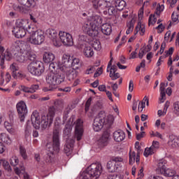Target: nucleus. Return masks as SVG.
I'll use <instances>...</instances> for the list:
<instances>
[{
  "instance_id": "obj_57",
  "label": "nucleus",
  "mask_w": 179,
  "mask_h": 179,
  "mask_svg": "<svg viewBox=\"0 0 179 179\" xmlns=\"http://www.w3.org/2000/svg\"><path fill=\"white\" fill-rule=\"evenodd\" d=\"M116 0H104L106 6H114Z\"/></svg>"
},
{
  "instance_id": "obj_33",
  "label": "nucleus",
  "mask_w": 179,
  "mask_h": 179,
  "mask_svg": "<svg viewBox=\"0 0 179 179\" xmlns=\"http://www.w3.org/2000/svg\"><path fill=\"white\" fill-rule=\"evenodd\" d=\"M127 3L124 0H116L115 1V8H117L118 10H122L125 8Z\"/></svg>"
},
{
  "instance_id": "obj_54",
  "label": "nucleus",
  "mask_w": 179,
  "mask_h": 179,
  "mask_svg": "<svg viewBox=\"0 0 179 179\" xmlns=\"http://www.w3.org/2000/svg\"><path fill=\"white\" fill-rule=\"evenodd\" d=\"M93 48H94V50H96V51L100 50L101 48V44H100V41H96L95 42H94Z\"/></svg>"
},
{
  "instance_id": "obj_13",
  "label": "nucleus",
  "mask_w": 179,
  "mask_h": 179,
  "mask_svg": "<svg viewBox=\"0 0 179 179\" xmlns=\"http://www.w3.org/2000/svg\"><path fill=\"white\" fill-rule=\"evenodd\" d=\"M75 126V134L77 141H80L82 136H83V120L81 119H78L76 122Z\"/></svg>"
},
{
  "instance_id": "obj_35",
  "label": "nucleus",
  "mask_w": 179,
  "mask_h": 179,
  "mask_svg": "<svg viewBox=\"0 0 179 179\" xmlns=\"http://www.w3.org/2000/svg\"><path fill=\"white\" fill-rule=\"evenodd\" d=\"M36 57L37 56L36 55L34 52H33V50H29L26 51V58L27 59H29V61H32V62H34Z\"/></svg>"
},
{
  "instance_id": "obj_31",
  "label": "nucleus",
  "mask_w": 179,
  "mask_h": 179,
  "mask_svg": "<svg viewBox=\"0 0 179 179\" xmlns=\"http://www.w3.org/2000/svg\"><path fill=\"white\" fill-rule=\"evenodd\" d=\"M108 8L107 10L103 11V15H108V16H114L117 13V9L115 6H106Z\"/></svg>"
},
{
  "instance_id": "obj_62",
  "label": "nucleus",
  "mask_w": 179,
  "mask_h": 179,
  "mask_svg": "<svg viewBox=\"0 0 179 179\" xmlns=\"http://www.w3.org/2000/svg\"><path fill=\"white\" fill-rule=\"evenodd\" d=\"M161 93V97L159 98L160 103H164L166 100V92H162Z\"/></svg>"
},
{
  "instance_id": "obj_63",
  "label": "nucleus",
  "mask_w": 179,
  "mask_h": 179,
  "mask_svg": "<svg viewBox=\"0 0 179 179\" xmlns=\"http://www.w3.org/2000/svg\"><path fill=\"white\" fill-rule=\"evenodd\" d=\"M145 131H141L139 134H136V139L137 141H141L143 136H145Z\"/></svg>"
},
{
  "instance_id": "obj_56",
  "label": "nucleus",
  "mask_w": 179,
  "mask_h": 179,
  "mask_svg": "<svg viewBox=\"0 0 179 179\" xmlns=\"http://www.w3.org/2000/svg\"><path fill=\"white\" fill-rule=\"evenodd\" d=\"M91 104H92V98H89L85 103V113H87L89 111V108Z\"/></svg>"
},
{
  "instance_id": "obj_12",
  "label": "nucleus",
  "mask_w": 179,
  "mask_h": 179,
  "mask_svg": "<svg viewBox=\"0 0 179 179\" xmlns=\"http://www.w3.org/2000/svg\"><path fill=\"white\" fill-rule=\"evenodd\" d=\"M164 164H166V162L163 160H161L158 164L159 170L161 174H164L165 177H176V176H174L176 171L166 167V165Z\"/></svg>"
},
{
  "instance_id": "obj_50",
  "label": "nucleus",
  "mask_w": 179,
  "mask_h": 179,
  "mask_svg": "<svg viewBox=\"0 0 179 179\" xmlns=\"http://www.w3.org/2000/svg\"><path fill=\"white\" fill-rule=\"evenodd\" d=\"M27 59L26 56H24V55H22L20 54L19 55L16 56V61H17V62H25Z\"/></svg>"
},
{
  "instance_id": "obj_1",
  "label": "nucleus",
  "mask_w": 179,
  "mask_h": 179,
  "mask_svg": "<svg viewBox=\"0 0 179 179\" xmlns=\"http://www.w3.org/2000/svg\"><path fill=\"white\" fill-rule=\"evenodd\" d=\"M114 123V116L109 115H106V112L101 111L94 119V122L92 124V127L95 132H99L103 129V127L111 128V125Z\"/></svg>"
},
{
  "instance_id": "obj_41",
  "label": "nucleus",
  "mask_w": 179,
  "mask_h": 179,
  "mask_svg": "<svg viewBox=\"0 0 179 179\" xmlns=\"http://www.w3.org/2000/svg\"><path fill=\"white\" fill-rule=\"evenodd\" d=\"M163 10H164V5H160V3H158L155 10V12L154 13H155L157 15V16L159 17L160 16V13H162V12H163Z\"/></svg>"
},
{
  "instance_id": "obj_2",
  "label": "nucleus",
  "mask_w": 179,
  "mask_h": 179,
  "mask_svg": "<svg viewBox=\"0 0 179 179\" xmlns=\"http://www.w3.org/2000/svg\"><path fill=\"white\" fill-rule=\"evenodd\" d=\"M101 23V17L99 15L90 17L83 26V30L90 37H99L100 31H99V26Z\"/></svg>"
},
{
  "instance_id": "obj_46",
  "label": "nucleus",
  "mask_w": 179,
  "mask_h": 179,
  "mask_svg": "<svg viewBox=\"0 0 179 179\" xmlns=\"http://www.w3.org/2000/svg\"><path fill=\"white\" fill-rule=\"evenodd\" d=\"M0 164H2V166L4 167V169L6 170H8V171H9V170H10V166H9V162H8V161H6L5 159H1V160H0Z\"/></svg>"
},
{
  "instance_id": "obj_6",
  "label": "nucleus",
  "mask_w": 179,
  "mask_h": 179,
  "mask_svg": "<svg viewBox=\"0 0 179 179\" xmlns=\"http://www.w3.org/2000/svg\"><path fill=\"white\" fill-rule=\"evenodd\" d=\"M27 71L33 76H41L45 71L44 64L40 61L31 62L27 66Z\"/></svg>"
},
{
  "instance_id": "obj_61",
  "label": "nucleus",
  "mask_w": 179,
  "mask_h": 179,
  "mask_svg": "<svg viewBox=\"0 0 179 179\" xmlns=\"http://www.w3.org/2000/svg\"><path fill=\"white\" fill-rule=\"evenodd\" d=\"M155 29L158 30V33H163V31H164L163 24H159Z\"/></svg>"
},
{
  "instance_id": "obj_64",
  "label": "nucleus",
  "mask_w": 179,
  "mask_h": 179,
  "mask_svg": "<svg viewBox=\"0 0 179 179\" xmlns=\"http://www.w3.org/2000/svg\"><path fill=\"white\" fill-rule=\"evenodd\" d=\"M148 179H164V178H163V177H162L160 176L151 175L148 178Z\"/></svg>"
},
{
  "instance_id": "obj_32",
  "label": "nucleus",
  "mask_w": 179,
  "mask_h": 179,
  "mask_svg": "<svg viewBox=\"0 0 179 179\" xmlns=\"http://www.w3.org/2000/svg\"><path fill=\"white\" fill-rule=\"evenodd\" d=\"M179 139L175 136H170L169 141L168 142L169 146L171 148H177L178 146Z\"/></svg>"
},
{
  "instance_id": "obj_43",
  "label": "nucleus",
  "mask_w": 179,
  "mask_h": 179,
  "mask_svg": "<svg viewBox=\"0 0 179 179\" xmlns=\"http://www.w3.org/2000/svg\"><path fill=\"white\" fill-rule=\"evenodd\" d=\"M80 62V60H79L78 58L71 59V67L76 68V69H78V68H79Z\"/></svg>"
},
{
  "instance_id": "obj_9",
  "label": "nucleus",
  "mask_w": 179,
  "mask_h": 179,
  "mask_svg": "<svg viewBox=\"0 0 179 179\" xmlns=\"http://www.w3.org/2000/svg\"><path fill=\"white\" fill-rule=\"evenodd\" d=\"M0 66L1 69H5V59L6 61H10L12 59V53L9 50L5 51V48L0 45Z\"/></svg>"
},
{
  "instance_id": "obj_37",
  "label": "nucleus",
  "mask_w": 179,
  "mask_h": 179,
  "mask_svg": "<svg viewBox=\"0 0 179 179\" xmlns=\"http://www.w3.org/2000/svg\"><path fill=\"white\" fill-rule=\"evenodd\" d=\"M56 110H57V108H55V106H52L49 108L48 113L46 115V117H48V118H50V120L52 119V120L54 121V117L55 115Z\"/></svg>"
},
{
  "instance_id": "obj_11",
  "label": "nucleus",
  "mask_w": 179,
  "mask_h": 179,
  "mask_svg": "<svg viewBox=\"0 0 179 179\" xmlns=\"http://www.w3.org/2000/svg\"><path fill=\"white\" fill-rule=\"evenodd\" d=\"M16 108L19 118L21 122H23L27 115V106H26V103L23 101L18 102L16 105Z\"/></svg>"
},
{
  "instance_id": "obj_25",
  "label": "nucleus",
  "mask_w": 179,
  "mask_h": 179,
  "mask_svg": "<svg viewBox=\"0 0 179 179\" xmlns=\"http://www.w3.org/2000/svg\"><path fill=\"white\" fill-rule=\"evenodd\" d=\"M49 69L50 71V73H58V72H64V70H61V65H58L54 62L50 64Z\"/></svg>"
},
{
  "instance_id": "obj_42",
  "label": "nucleus",
  "mask_w": 179,
  "mask_h": 179,
  "mask_svg": "<svg viewBox=\"0 0 179 179\" xmlns=\"http://www.w3.org/2000/svg\"><path fill=\"white\" fill-rule=\"evenodd\" d=\"M157 15L154 13V15H150L148 19V24H155L157 22Z\"/></svg>"
},
{
  "instance_id": "obj_8",
  "label": "nucleus",
  "mask_w": 179,
  "mask_h": 179,
  "mask_svg": "<svg viewBox=\"0 0 179 179\" xmlns=\"http://www.w3.org/2000/svg\"><path fill=\"white\" fill-rule=\"evenodd\" d=\"M19 3L22 6L14 5L13 9L16 12H20V13H28L29 8H31L34 5V0H17ZM25 6V7H24Z\"/></svg>"
},
{
  "instance_id": "obj_39",
  "label": "nucleus",
  "mask_w": 179,
  "mask_h": 179,
  "mask_svg": "<svg viewBox=\"0 0 179 179\" xmlns=\"http://www.w3.org/2000/svg\"><path fill=\"white\" fill-rule=\"evenodd\" d=\"M129 164H134V162L136 161V152L135 151H129Z\"/></svg>"
},
{
  "instance_id": "obj_26",
  "label": "nucleus",
  "mask_w": 179,
  "mask_h": 179,
  "mask_svg": "<svg viewBox=\"0 0 179 179\" xmlns=\"http://www.w3.org/2000/svg\"><path fill=\"white\" fill-rule=\"evenodd\" d=\"M43 59L45 64H50L55 59V55L50 52H46L43 54Z\"/></svg>"
},
{
  "instance_id": "obj_36",
  "label": "nucleus",
  "mask_w": 179,
  "mask_h": 179,
  "mask_svg": "<svg viewBox=\"0 0 179 179\" xmlns=\"http://www.w3.org/2000/svg\"><path fill=\"white\" fill-rule=\"evenodd\" d=\"M28 24L29 22H27V21L23 20H18L16 22L15 27H19L20 29H24V30H26Z\"/></svg>"
},
{
  "instance_id": "obj_23",
  "label": "nucleus",
  "mask_w": 179,
  "mask_h": 179,
  "mask_svg": "<svg viewBox=\"0 0 179 179\" xmlns=\"http://www.w3.org/2000/svg\"><path fill=\"white\" fill-rule=\"evenodd\" d=\"M83 52L87 58H92L93 55H94V52L93 51V48L90 46H87L86 45H83Z\"/></svg>"
},
{
  "instance_id": "obj_58",
  "label": "nucleus",
  "mask_w": 179,
  "mask_h": 179,
  "mask_svg": "<svg viewBox=\"0 0 179 179\" xmlns=\"http://www.w3.org/2000/svg\"><path fill=\"white\" fill-rule=\"evenodd\" d=\"M173 52H174V48H170L169 50L165 52L164 58H167L168 55L171 57V55H173Z\"/></svg>"
},
{
  "instance_id": "obj_5",
  "label": "nucleus",
  "mask_w": 179,
  "mask_h": 179,
  "mask_svg": "<svg viewBox=\"0 0 179 179\" xmlns=\"http://www.w3.org/2000/svg\"><path fill=\"white\" fill-rule=\"evenodd\" d=\"M102 172L103 166L101 164H92L87 168L83 179H99Z\"/></svg>"
},
{
  "instance_id": "obj_45",
  "label": "nucleus",
  "mask_w": 179,
  "mask_h": 179,
  "mask_svg": "<svg viewBox=\"0 0 179 179\" xmlns=\"http://www.w3.org/2000/svg\"><path fill=\"white\" fill-rule=\"evenodd\" d=\"M152 153H153V147L147 148L145 149L144 156L145 157H148L149 156L152 155Z\"/></svg>"
},
{
  "instance_id": "obj_49",
  "label": "nucleus",
  "mask_w": 179,
  "mask_h": 179,
  "mask_svg": "<svg viewBox=\"0 0 179 179\" xmlns=\"http://www.w3.org/2000/svg\"><path fill=\"white\" fill-rule=\"evenodd\" d=\"M109 76L112 79V80H117V79L120 78V73L116 72L113 73V71H110Z\"/></svg>"
},
{
  "instance_id": "obj_59",
  "label": "nucleus",
  "mask_w": 179,
  "mask_h": 179,
  "mask_svg": "<svg viewBox=\"0 0 179 179\" xmlns=\"http://www.w3.org/2000/svg\"><path fill=\"white\" fill-rule=\"evenodd\" d=\"M174 113L179 115V101H176L173 103Z\"/></svg>"
},
{
  "instance_id": "obj_15",
  "label": "nucleus",
  "mask_w": 179,
  "mask_h": 179,
  "mask_svg": "<svg viewBox=\"0 0 179 179\" xmlns=\"http://www.w3.org/2000/svg\"><path fill=\"white\" fill-rule=\"evenodd\" d=\"M46 34L52 40L55 47H60L61 42L58 40V34L55 29H48L46 31Z\"/></svg>"
},
{
  "instance_id": "obj_55",
  "label": "nucleus",
  "mask_w": 179,
  "mask_h": 179,
  "mask_svg": "<svg viewBox=\"0 0 179 179\" xmlns=\"http://www.w3.org/2000/svg\"><path fill=\"white\" fill-rule=\"evenodd\" d=\"M145 50H146V48L145 47H143L140 49V51L138 52V58H140V59H142L143 58V55L146 54V52L145 51Z\"/></svg>"
},
{
  "instance_id": "obj_10",
  "label": "nucleus",
  "mask_w": 179,
  "mask_h": 179,
  "mask_svg": "<svg viewBox=\"0 0 179 179\" xmlns=\"http://www.w3.org/2000/svg\"><path fill=\"white\" fill-rule=\"evenodd\" d=\"M59 37L64 45H66L67 47H72L73 45V38H72L71 34L60 31L59 32Z\"/></svg>"
},
{
  "instance_id": "obj_52",
  "label": "nucleus",
  "mask_w": 179,
  "mask_h": 179,
  "mask_svg": "<svg viewBox=\"0 0 179 179\" xmlns=\"http://www.w3.org/2000/svg\"><path fill=\"white\" fill-rule=\"evenodd\" d=\"M110 162H113L115 164H117V163H121V162H122V158L120 157H112Z\"/></svg>"
},
{
  "instance_id": "obj_18",
  "label": "nucleus",
  "mask_w": 179,
  "mask_h": 179,
  "mask_svg": "<svg viewBox=\"0 0 179 179\" xmlns=\"http://www.w3.org/2000/svg\"><path fill=\"white\" fill-rule=\"evenodd\" d=\"M73 143H75V141L72 138H67L66 143L64 146V153H66V156H71L72 155V149H73Z\"/></svg>"
},
{
  "instance_id": "obj_14",
  "label": "nucleus",
  "mask_w": 179,
  "mask_h": 179,
  "mask_svg": "<svg viewBox=\"0 0 179 179\" xmlns=\"http://www.w3.org/2000/svg\"><path fill=\"white\" fill-rule=\"evenodd\" d=\"M62 64L60 65V71H64V72H66L69 68H72V57L71 55L64 54L62 56Z\"/></svg>"
},
{
  "instance_id": "obj_53",
  "label": "nucleus",
  "mask_w": 179,
  "mask_h": 179,
  "mask_svg": "<svg viewBox=\"0 0 179 179\" xmlns=\"http://www.w3.org/2000/svg\"><path fill=\"white\" fill-rule=\"evenodd\" d=\"M38 85H33L31 86V87H29V93H36V92H37V90H38Z\"/></svg>"
},
{
  "instance_id": "obj_29",
  "label": "nucleus",
  "mask_w": 179,
  "mask_h": 179,
  "mask_svg": "<svg viewBox=\"0 0 179 179\" xmlns=\"http://www.w3.org/2000/svg\"><path fill=\"white\" fill-rule=\"evenodd\" d=\"M136 22V20H135V18H132L130 21L127 22V30L126 31V34H131V33L134 31V27L135 26Z\"/></svg>"
},
{
  "instance_id": "obj_16",
  "label": "nucleus",
  "mask_w": 179,
  "mask_h": 179,
  "mask_svg": "<svg viewBox=\"0 0 179 179\" xmlns=\"http://www.w3.org/2000/svg\"><path fill=\"white\" fill-rule=\"evenodd\" d=\"M31 124L35 128V129H40V125L41 122V117H40V113L37 112V110H35L32 113L31 115Z\"/></svg>"
},
{
  "instance_id": "obj_27",
  "label": "nucleus",
  "mask_w": 179,
  "mask_h": 179,
  "mask_svg": "<svg viewBox=\"0 0 179 179\" xmlns=\"http://www.w3.org/2000/svg\"><path fill=\"white\" fill-rule=\"evenodd\" d=\"M146 26L144 24H142V22H138L135 28V35L138 34V33L140 31L141 36H143L145 34Z\"/></svg>"
},
{
  "instance_id": "obj_44",
  "label": "nucleus",
  "mask_w": 179,
  "mask_h": 179,
  "mask_svg": "<svg viewBox=\"0 0 179 179\" xmlns=\"http://www.w3.org/2000/svg\"><path fill=\"white\" fill-rule=\"evenodd\" d=\"M10 164L13 167H16L19 164V158L17 157H12L10 159Z\"/></svg>"
},
{
  "instance_id": "obj_30",
  "label": "nucleus",
  "mask_w": 179,
  "mask_h": 179,
  "mask_svg": "<svg viewBox=\"0 0 179 179\" xmlns=\"http://www.w3.org/2000/svg\"><path fill=\"white\" fill-rule=\"evenodd\" d=\"M107 169L110 173H115L118 169V164L110 160L107 164Z\"/></svg>"
},
{
  "instance_id": "obj_7",
  "label": "nucleus",
  "mask_w": 179,
  "mask_h": 179,
  "mask_svg": "<svg viewBox=\"0 0 179 179\" xmlns=\"http://www.w3.org/2000/svg\"><path fill=\"white\" fill-rule=\"evenodd\" d=\"M65 79V75L62 72L58 73H49L46 76V83L50 86H57V85H61Z\"/></svg>"
},
{
  "instance_id": "obj_28",
  "label": "nucleus",
  "mask_w": 179,
  "mask_h": 179,
  "mask_svg": "<svg viewBox=\"0 0 179 179\" xmlns=\"http://www.w3.org/2000/svg\"><path fill=\"white\" fill-rule=\"evenodd\" d=\"M101 30L105 36H110L112 31L111 25L108 23H105L101 27Z\"/></svg>"
},
{
  "instance_id": "obj_24",
  "label": "nucleus",
  "mask_w": 179,
  "mask_h": 179,
  "mask_svg": "<svg viewBox=\"0 0 179 179\" xmlns=\"http://www.w3.org/2000/svg\"><path fill=\"white\" fill-rule=\"evenodd\" d=\"M62 73H66L68 80H73L78 76V73L75 70H71V68L68 69L66 71H62Z\"/></svg>"
},
{
  "instance_id": "obj_3",
  "label": "nucleus",
  "mask_w": 179,
  "mask_h": 179,
  "mask_svg": "<svg viewBox=\"0 0 179 179\" xmlns=\"http://www.w3.org/2000/svg\"><path fill=\"white\" fill-rule=\"evenodd\" d=\"M59 126H55L53 129L52 141V142L48 143L46 144V149L50 152V155L54 156V154L58 153L59 152V146L61 145V141L59 140Z\"/></svg>"
},
{
  "instance_id": "obj_51",
  "label": "nucleus",
  "mask_w": 179,
  "mask_h": 179,
  "mask_svg": "<svg viewBox=\"0 0 179 179\" xmlns=\"http://www.w3.org/2000/svg\"><path fill=\"white\" fill-rule=\"evenodd\" d=\"M20 153L24 159H27V154H26V149H24V148L22 146L20 147Z\"/></svg>"
},
{
  "instance_id": "obj_34",
  "label": "nucleus",
  "mask_w": 179,
  "mask_h": 179,
  "mask_svg": "<svg viewBox=\"0 0 179 179\" xmlns=\"http://www.w3.org/2000/svg\"><path fill=\"white\" fill-rule=\"evenodd\" d=\"M0 139L3 143H6V145H10V143H12V139H10V137L5 133L1 134Z\"/></svg>"
},
{
  "instance_id": "obj_22",
  "label": "nucleus",
  "mask_w": 179,
  "mask_h": 179,
  "mask_svg": "<svg viewBox=\"0 0 179 179\" xmlns=\"http://www.w3.org/2000/svg\"><path fill=\"white\" fill-rule=\"evenodd\" d=\"M13 33L17 38H22V37H24L27 34L26 29L19 27H14Z\"/></svg>"
},
{
  "instance_id": "obj_48",
  "label": "nucleus",
  "mask_w": 179,
  "mask_h": 179,
  "mask_svg": "<svg viewBox=\"0 0 179 179\" xmlns=\"http://www.w3.org/2000/svg\"><path fill=\"white\" fill-rule=\"evenodd\" d=\"M92 6L94 9L101 8V1L100 0H92Z\"/></svg>"
},
{
  "instance_id": "obj_20",
  "label": "nucleus",
  "mask_w": 179,
  "mask_h": 179,
  "mask_svg": "<svg viewBox=\"0 0 179 179\" xmlns=\"http://www.w3.org/2000/svg\"><path fill=\"white\" fill-rule=\"evenodd\" d=\"M72 124H73V117H71L64 129V136L67 138L71 137V132H72Z\"/></svg>"
},
{
  "instance_id": "obj_60",
  "label": "nucleus",
  "mask_w": 179,
  "mask_h": 179,
  "mask_svg": "<svg viewBox=\"0 0 179 179\" xmlns=\"http://www.w3.org/2000/svg\"><path fill=\"white\" fill-rule=\"evenodd\" d=\"M101 73H103V68L99 67L97 69V71L94 74V78H97V77L100 76V75H101Z\"/></svg>"
},
{
  "instance_id": "obj_47",
  "label": "nucleus",
  "mask_w": 179,
  "mask_h": 179,
  "mask_svg": "<svg viewBox=\"0 0 179 179\" xmlns=\"http://www.w3.org/2000/svg\"><path fill=\"white\" fill-rule=\"evenodd\" d=\"M71 112V106H68L64 112V115H63V120L64 121H66V120H68V114H69V113Z\"/></svg>"
},
{
  "instance_id": "obj_38",
  "label": "nucleus",
  "mask_w": 179,
  "mask_h": 179,
  "mask_svg": "<svg viewBox=\"0 0 179 179\" xmlns=\"http://www.w3.org/2000/svg\"><path fill=\"white\" fill-rule=\"evenodd\" d=\"M135 148L137 149V153H136V162L137 164H139V162L141 160L140 155H141V145H139V141H136L135 143Z\"/></svg>"
},
{
  "instance_id": "obj_4",
  "label": "nucleus",
  "mask_w": 179,
  "mask_h": 179,
  "mask_svg": "<svg viewBox=\"0 0 179 179\" xmlns=\"http://www.w3.org/2000/svg\"><path fill=\"white\" fill-rule=\"evenodd\" d=\"M29 34L27 40L34 44V45H40L44 43L45 40V36L44 35V31L41 29L33 30L32 28H29L27 30Z\"/></svg>"
},
{
  "instance_id": "obj_19",
  "label": "nucleus",
  "mask_w": 179,
  "mask_h": 179,
  "mask_svg": "<svg viewBox=\"0 0 179 179\" xmlns=\"http://www.w3.org/2000/svg\"><path fill=\"white\" fill-rule=\"evenodd\" d=\"M52 119L49 118L45 115H43L41 119V124L40 127L41 129H47L48 127H51V124H52Z\"/></svg>"
},
{
  "instance_id": "obj_17",
  "label": "nucleus",
  "mask_w": 179,
  "mask_h": 179,
  "mask_svg": "<svg viewBox=\"0 0 179 179\" xmlns=\"http://www.w3.org/2000/svg\"><path fill=\"white\" fill-rule=\"evenodd\" d=\"M108 139H110V132L106 131L103 133L101 137L98 141L99 148H104L108 145Z\"/></svg>"
},
{
  "instance_id": "obj_40",
  "label": "nucleus",
  "mask_w": 179,
  "mask_h": 179,
  "mask_svg": "<svg viewBox=\"0 0 179 179\" xmlns=\"http://www.w3.org/2000/svg\"><path fill=\"white\" fill-rule=\"evenodd\" d=\"M10 69L13 72L12 73L13 78H16L17 76L16 71H19V67H17V66L16 65V63L12 64L10 66Z\"/></svg>"
},
{
  "instance_id": "obj_21",
  "label": "nucleus",
  "mask_w": 179,
  "mask_h": 179,
  "mask_svg": "<svg viewBox=\"0 0 179 179\" xmlns=\"http://www.w3.org/2000/svg\"><path fill=\"white\" fill-rule=\"evenodd\" d=\"M113 139L115 142H122L125 139V132L122 130H117L113 133Z\"/></svg>"
}]
</instances>
